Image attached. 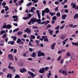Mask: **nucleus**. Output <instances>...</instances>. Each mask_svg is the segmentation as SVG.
Wrapping results in <instances>:
<instances>
[{
  "label": "nucleus",
  "mask_w": 78,
  "mask_h": 78,
  "mask_svg": "<svg viewBox=\"0 0 78 78\" xmlns=\"http://www.w3.org/2000/svg\"><path fill=\"white\" fill-rule=\"evenodd\" d=\"M4 8L5 9V11H7L8 9H9V8L8 6H4Z\"/></svg>",
  "instance_id": "21"
},
{
  "label": "nucleus",
  "mask_w": 78,
  "mask_h": 78,
  "mask_svg": "<svg viewBox=\"0 0 78 78\" xmlns=\"http://www.w3.org/2000/svg\"><path fill=\"white\" fill-rule=\"evenodd\" d=\"M6 37V34H5L2 36L3 38H5Z\"/></svg>",
  "instance_id": "44"
},
{
  "label": "nucleus",
  "mask_w": 78,
  "mask_h": 78,
  "mask_svg": "<svg viewBox=\"0 0 78 78\" xmlns=\"http://www.w3.org/2000/svg\"><path fill=\"white\" fill-rule=\"evenodd\" d=\"M26 71V69L23 68V69H20V72L21 73H23V72H25Z\"/></svg>",
  "instance_id": "17"
},
{
  "label": "nucleus",
  "mask_w": 78,
  "mask_h": 78,
  "mask_svg": "<svg viewBox=\"0 0 78 78\" xmlns=\"http://www.w3.org/2000/svg\"><path fill=\"white\" fill-rule=\"evenodd\" d=\"M50 14H51V16H54V14H53V12H50Z\"/></svg>",
  "instance_id": "46"
},
{
  "label": "nucleus",
  "mask_w": 78,
  "mask_h": 78,
  "mask_svg": "<svg viewBox=\"0 0 78 78\" xmlns=\"http://www.w3.org/2000/svg\"><path fill=\"white\" fill-rule=\"evenodd\" d=\"M15 60L16 61H17V60H18V59H17V58L16 56H15Z\"/></svg>",
  "instance_id": "57"
},
{
  "label": "nucleus",
  "mask_w": 78,
  "mask_h": 78,
  "mask_svg": "<svg viewBox=\"0 0 78 78\" xmlns=\"http://www.w3.org/2000/svg\"><path fill=\"white\" fill-rule=\"evenodd\" d=\"M32 16V15H31V14L29 13L27 15V17L28 18V19L31 18V17Z\"/></svg>",
  "instance_id": "22"
},
{
  "label": "nucleus",
  "mask_w": 78,
  "mask_h": 78,
  "mask_svg": "<svg viewBox=\"0 0 78 78\" xmlns=\"http://www.w3.org/2000/svg\"><path fill=\"white\" fill-rule=\"evenodd\" d=\"M3 27L4 28H7V29H10L11 28H12V26H11V25L9 24L7 25H5L3 26Z\"/></svg>",
  "instance_id": "2"
},
{
  "label": "nucleus",
  "mask_w": 78,
  "mask_h": 78,
  "mask_svg": "<svg viewBox=\"0 0 78 78\" xmlns=\"http://www.w3.org/2000/svg\"><path fill=\"white\" fill-rule=\"evenodd\" d=\"M73 6V8H76V4H73V2H72L71 4V6Z\"/></svg>",
  "instance_id": "18"
},
{
  "label": "nucleus",
  "mask_w": 78,
  "mask_h": 78,
  "mask_svg": "<svg viewBox=\"0 0 78 78\" xmlns=\"http://www.w3.org/2000/svg\"><path fill=\"white\" fill-rule=\"evenodd\" d=\"M56 16H57V17H60L61 16V15L60 14V12H58L56 14Z\"/></svg>",
  "instance_id": "34"
},
{
  "label": "nucleus",
  "mask_w": 78,
  "mask_h": 78,
  "mask_svg": "<svg viewBox=\"0 0 78 78\" xmlns=\"http://www.w3.org/2000/svg\"><path fill=\"white\" fill-rule=\"evenodd\" d=\"M59 25H58L57 27L55 28V30H59Z\"/></svg>",
  "instance_id": "48"
},
{
  "label": "nucleus",
  "mask_w": 78,
  "mask_h": 78,
  "mask_svg": "<svg viewBox=\"0 0 78 78\" xmlns=\"http://www.w3.org/2000/svg\"><path fill=\"white\" fill-rule=\"evenodd\" d=\"M70 52H68L66 53V58H68L69 56H70Z\"/></svg>",
  "instance_id": "10"
},
{
  "label": "nucleus",
  "mask_w": 78,
  "mask_h": 78,
  "mask_svg": "<svg viewBox=\"0 0 78 78\" xmlns=\"http://www.w3.org/2000/svg\"><path fill=\"white\" fill-rule=\"evenodd\" d=\"M24 32H27L28 34H30L31 33V30L29 28H27L24 30Z\"/></svg>",
  "instance_id": "3"
},
{
  "label": "nucleus",
  "mask_w": 78,
  "mask_h": 78,
  "mask_svg": "<svg viewBox=\"0 0 78 78\" xmlns=\"http://www.w3.org/2000/svg\"><path fill=\"white\" fill-rule=\"evenodd\" d=\"M29 12H33V10L31 9L29 11Z\"/></svg>",
  "instance_id": "52"
},
{
  "label": "nucleus",
  "mask_w": 78,
  "mask_h": 78,
  "mask_svg": "<svg viewBox=\"0 0 78 78\" xmlns=\"http://www.w3.org/2000/svg\"><path fill=\"white\" fill-rule=\"evenodd\" d=\"M74 19H77L78 18V14H76L74 16Z\"/></svg>",
  "instance_id": "29"
},
{
  "label": "nucleus",
  "mask_w": 78,
  "mask_h": 78,
  "mask_svg": "<svg viewBox=\"0 0 78 78\" xmlns=\"http://www.w3.org/2000/svg\"><path fill=\"white\" fill-rule=\"evenodd\" d=\"M31 56L32 57H33V58H36V53H35V52H33L32 54L31 55Z\"/></svg>",
  "instance_id": "15"
},
{
  "label": "nucleus",
  "mask_w": 78,
  "mask_h": 78,
  "mask_svg": "<svg viewBox=\"0 0 78 78\" xmlns=\"http://www.w3.org/2000/svg\"><path fill=\"white\" fill-rule=\"evenodd\" d=\"M63 62H64V59H61L60 62V64H63Z\"/></svg>",
  "instance_id": "40"
},
{
  "label": "nucleus",
  "mask_w": 78,
  "mask_h": 78,
  "mask_svg": "<svg viewBox=\"0 0 78 78\" xmlns=\"http://www.w3.org/2000/svg\"><path fill=\"white\" fill-rule=\"evenodd\" d=\"M39 72L41 73H44L45 72V70L44 68H42L41 69L39 70Z\"/></svg>",
  "instance_id": "5"
},
{
  "label": "nucleus",
  "mask_w": 78,
  "mask_h": 78,
  "mask_svg": "<svg viewBox=\"0 0 78 78\" xmlns=\"http://www.w3.org/2000/svg\"><path fill=\"white\" fill-rule=\"evenodd\" d=\"M44 69L46 71H47L49 69V67H46L45 68H44Z\"/></svg>",
  "instance_id": "35"
},
{
  "label": "nucleus",
  "mask_w": 78,
  "mask_h": 78,
  "mask_svg": "<svg viewBox=\"0 0 78 78\" xmlns=\"http://www.w3.org/2000/svg\"><path fill=\"white\" fill-rule=\"evenodd\" d=\"M32 5V2H30L27 4V6H30V5Z\"/></svg>",
  "instance_id": "33"
},
{
  "label": "nucleus",
  "mask_w": 78,
  "mask_h": 78,
  "mask_svg": "<svg viewBox=\"0 0 78 78\" xmlns=\"http://www.w3.org/2000/svg\"><path fill=\"white\" fill-rule=\"evenodd\" d=\"M45 11V12L47 13H49V12H50V10L48 9V8H47L45 9V10H44Z\"/></svg>",
  "instance_id": "14"
},
{
  "label": "nucleus",
  "mask_w": 78,
  "mask_h": 78,
  "mask_svg": "<svg viewBox=\"0 0 78 78\" xmlns=\"http://www.w3.org/2000/svg\"><path fill=\"white\" fill-rule=\"evenodd\" d=\"M67 15H66V14H63L62 15V20H64L65 19H66V17H67Z\"/></svg>",
  "instance_id": "11"
},
{
  "label": "nucleus",
  "mask_w": 78,
  "mask_h": 78,
  "mask_svg": "<svg viewBox=\"0 0 78 78\" xmlns=\"http://www.w3.org/2000/svg\"><path fill=\"white\" fill-rule=\"evenodd\" d=\"M62 74H65V76H67V71L66 70L62 71Z\"/></svg>",
  "instance_id": "8"
},
{
  "label": "nucleus",
  "mask_w": 78,
  "mask_h": 78,
  "mask_svg": "<svg viewBox=\"0 0 78 78\" xmlns=\"http://www.w3.org/2000/svg\"><path fill=\"white\" fill-rule=\"evenodd\" d=\"M49 23V21H47L45 23V25H47L48 23Z\"/></svg>",
  "instance_id": "37"
},
{
  "label": "nucleus",
  "mask_w": 78,
  "mask_h": 78,
  "mask_svg": "<svg viewBox=\"0 0 78 78\" xmlns=\"http://www.w3.org/2000/svg\"><path fill=\"white\" fill-rule=\"evenodd\" d=\"M12 18H13V19H18V17H17V16H12Z\"/></svg>",
  "instance_id": "28"
},
{
  "label": "nucleus",
  "mask_w": 78,
  "mask_h": 78,
  "mask_svg": "<svg viewBox=\"0 0 78 78\" xmlns=\"http://www.w3.org/2000/svg\"><path fill=\"white\" fill-rule=\"evenodd\" d=\"M27 59L28 61H32V60H33V58H29Z\"/></svg>",
  "instance_id": "55"
},
{
  "label": "nucleus",
  "mask_w": 78,
  "mask_h": 78,
  "mask_svg": "<svg viewBox=\"0 0 78 78\" xmlns=\"http://www.w3.org/2000/svg\"><path fill=\"white\" fill-rule=\"evenodd\" d=\"M48 31H49V34H50L51 35H53V30H51V29H49L48 30Z\"/></svg>",
  "instance_id": "16"
},
{
  "label": "nucleus",
  "mask_w": 78,
  "mask_h": 78,
  "mask_svg": "<svg viewBox=\"0 0 78 78\" xmlns=\"http://www.w3.org/2000/svg\"><path fill=\"white\" fill-rule=\"evenodd\" d=\"M72 44L73 45H76V46H78V43H74L73 42H72Z\"/></svg>",
  "instance_id": "23"
},
{
  "label": "nucleus",
  "mask_w": 78,
  "mask_h": 78,
  "mask_svg": "<svg viewBox=\"0 0 78 78\" xmlns=\"http://www.w3.org/2000/svg\"><path fill=\"white\" fill-rule=\"evenodd\" d=\"M35 39V36L34 35H31V37H30V39Z\"/></svg>",
  "instance_id": "24"
},
{
  "label": "nucleus",
  "mask_w": 78,
  "mask_h": 78,
  "mask_svg": "<svg viewBox=\"0 0 78 78\" xmlns=\"http://www.w3.org/2000/svg\"><path fill=\"white\" fill-rule=\"evenodd\" d=\"M19 29L18 28H17L15 29L13 31V33H14V32H16V31H17L18 30H19Z\"/></svg>",
  "instance_id": "31"
},
{
  "label": "nucleus",
  "mask_w": 78,
  "mask_h": 78,
  "mask_svg": "<svg viewBox=\"0 0 78 78\" xmlns=\"http://www.w3.org/2000/svg\"><path fill=\"white\" fill-rule=\"evenodd\" d=\"M43 39H44V41H46V42H48V39L47 38V36H43L42 37Z\"/></svg>",
  "instance_id": "6"
},
{
  "label": "nucleus",
  "mask_w": 78,
  "mask_h": 78,
  "mask_svg": "<svg viewBox=\"0 0 78 78\" xmlns=\"http://www.w3.org/2000/svg\"><path fill=\"white\" fill-rule=\"evenodd\" d=\"M69 27H71V28H73V25L72 24H70L69 25Z\"/></svg>",
  "instance_id": "42"
},
{
  "label": "nucleus",
  "mask_w": 78,
  "mask_h": 78,
  "mask_svg": "<svg viewBox=\"0 0 78 78\" xmlns=\"http://www.w3.org/2000/svg\"><path fill=\"white\" fill-rule=\"evenodd\" d=\"M45 10L42 11V16H44V15H45Z\"/></svg>",
  "instance_id": "25"
},
{
  "label": "nucleus",
  "mask_w": 78,
  "mask_h": 78,
  "mask_svg": "<svg viewBox=\"0 0 78 78\" xmlns=\"http://www.w3.org/2000/svg\"><path fill=\"white\" fill-rule=\"evenodd\" d=\"M60 38L62 40H64V39H65L64 37V36L61 37Z\"/></svg>",
  "instance_id": "45"
},
{
  "label": "nucleus",
  "mask_w": 78,
  "mask_h": 78,
  "mask_svg": "<svg viewBox=\"0 0 78 78\" xmlns=\"http://www.w3.org/2000/svg\"><path fill=\"white\" fill-rule=\"evenodd\" d=\"M11 63L10 62L9 63V66H8V68L9 69H11Z\"/></svg>",
  "instance_id": "49"
},
{
  "label": "nucleus",
  "mask_w": 78,
  "mask_h": 78,
  "mask_svg": "<svg viewBox=\"0 0 78 78\" xmlns=\"http://www.w3.org/2000/svg\"><path fill=\"white\" fill-rule=\"evenodd\" d=\"M20 42H21V40L20 39V38H18L16 41V43H17V44H19L20 43Z\"/></svg>",
  "instance_id": "20"
},
{
  "label": "nucleus",
  "mask_w": 78,
  "mask_h": 78,
  "mask_svg": "<svg viewBox=\"0 0 78 78\" xmlns=\"http://www.w3.org/2000/svg\"><path fill=\"white\" fill-rule=\"evenodd\" d=\"M23 20H28V18L27 17H24L23 18Z\"/></svg>",
  "instance_id": "38"
},
{
  "label": "nucleus",
  "mask_w": 78,
  "mask_h": 78,
  "mask_svg": "<svg viewBox=\"0 0 78 78\" xmlns=\"http://www.w3.org/2000/svg\"><path fill=\"white\" fill-rule=\"evenodd\" d=\"M47 60H50L51 59V58L50 57H48L46 59Z\"/></svg>",
  "instance_id": "64"
},
{
  "label": "nucleus",
  "mask_w": 78,
  "mask_h": 78,
  "mask_svg": "<svg viewBox=\"0 0 78 78\" xmlns=\"http://www.w3.org/2000/svg\"><path fill=\"white\" fill-rule=\"evenodd\" d=\"M65 27V26H64V25L63 26H62L60 27V30H62V28H63Z\"/></svg>",
  "instance_id": "59"
},
{
  "label": "nucleus",
  "mask_w": 78,
  "mask_h": 78,
  "mask_svg": "<svg viewBox=\"0 0 78 78\" xmlns=\"http://www.w3.org/2000/svg\"><path fill=\"white\" fill-rule=\"evenodd\" d=\"M6 33V32L5 30H2L1 31V32L0 33V34H4V33Z\"/></svg>",
  "instance_id": "26"
},
{
  "label": "nucleus",
  "mask_w": 78,
  "mask_h": 78,
  "mask_svg": "<svg viewBox=\"0 0 78 78\" xmlns=\"http://www.w3.org/2000/svg\"><path fill=\"white\" fill-rule=\"evenodd\" d=\"M12 77V75L10 73L8 74L7 76V78H9V77Z\"/></svg>",
  "instance_id": "27"
},
{
  "label": "nucleus",
  "mask_w": 78,
  "mask_h": 78,
  "mask_svg": "<svg viewBox=\"0 0 78 78\" xmlns=\"http://www.w3.org/2000/svg\"><path fill=\"white\" fill-rule=\"evenodd\" d=\"M28 73H29V75H31L32 77H34V74L33 73L30 71H28Z\"/></svg>",
  "instance_id": "9"
},
{
  "label": "nucleus",
  "mask_w": 78,
  "mask_h": 78,
  "mask_svg": "<svg viewBox=\"0 0 78 78\" xmlns=\"http://www.w3.org/2000/svg\"><path fill=\"white\" fill-rule=\"evenodd\" d=\"M62 53V51H58V54H61Z\"/></svg>",
  "instance_id": "58"
},
{
  "label": "nucleus",
  "mask_w": 78,
  "mask_h": 78,
  "mask_svg": "<svg viewBox=\"0 0 78 78\" xmlns=\"http://www.w3.org/2000/svg\"><path fill=\"white\" fill-rule=\"evenodd\" d=\"M65 12H66V13H68V12H69V10L68 9H66L65 10Z\"/></svg>",
  "instance_id": "54"
},
{
  "label": "nucleus",
  "mask_w": 78,
  "mask_h": 78,
  "mask_svg": "<svg viewBox=\"0 0 78 78\" xmlns=\"http://www.w3.org/2000/svg\"><path fill=\"white\" fill-rule=\"evenodd\" d=\"M66 41H65L64 40L63 41V45H64L65 44H66Z\"/></svg>",
  "instance_id": "62"
},
{
  "label": "nucleus",
  "mask_w": 78,
  "mask_h": 78,
  "mask_svg": "<svg viewBox=\"0 0 78 78\" xmlns=\"http://www.w3.org/2000/svg\"><path fill=\"white\" fill-rule=\"evenodd\" d=\"M22 33V32L21 31H19L18 32L17 34L18 35H20Z\"/></svg>",
  "instance_id": "43"
},
{
  "label": "nucleus",
  "mask_w": 78,
  "mask_h": 78,
  "mask_svg": "<svg viewBox=\"0 0 78 78\" xmlns=\"http://www.w3.org/2000/svg\"><path fill=\"white\" fill-rule=\"evenodd\" d=\"M1 13H4L5 12V10L4 9H2L1 10Z\"/></svg>",
  "instance_id": "63"
},
{
  "label": "nucleus",
  "mask_w": 78,
  "mask_h": 78,
  "mask_svg": "<svg viewBox=\"0 0 78 78\" xmlns=\"http://www.w3.org/2000/svg\"><path fill=\"white\" fill-rule=\"evenodd\" d=\"M32 28L33 29H38L39 28H38V27H37V26H32Z\"/></svg>",
  "instance_id": "32"
},
{
  "label": "nucleus",
  "mask_w": 78,
  "mask_h": 78,
  "mask_svg": "<svg viewBox=\"0 0 78 78\" xmlns=\"http://www.w3.org/2000/svg\"><path fill=\"white\" fill-rule=\"evenodd\" d=\"M29 51H30V52H31V51H33V49H32V48H30L29 49Z\"/></svg>",
  "instance_id": "61"
},
{
  "label": "nucleus",
  "mask_w": 78,
  "mask_h": 78,
  "mask_svg": "<svg viewBox=\"0 0 78 78\" xmlns=\"http://www.w3.org/2000/svg\"><path fill=\"white\" fill-rule=\"evenodd\" d=\"M51 73H49L47 74L48 78H49L50 76V75H51Z\"/></svg>",
  "instance_id": "39"
},
{
  "label": "nucleus",
  "mask_w": 78,
  "mask_h": 78,
  "mask_svg": "<svg viewBox=\"0 0 78 78\" xmlns=\"http://www.w3.org/2000/svg\"><path fill=\"white\" fill-rule=\"evenodd\" d=\"M23 0H21V1L20 2H19L20 5L21 3H23Z\"/></svg>",
  "instance_id": "41"
},
{
  "label": "nucleus",
  "mask_w": 78,
  "mask_h": 78,
  "mask_svg": "<svg viewBox=\"0 0 78 78\" xmlns=\"http://www.w3.org/2000/svg\"><path fill=\"white\" fill-rule=\"evenodd\" d=\"M43 4H44V5H46V1L45 0H44L43 1Z\"/></svg>",
  "instance_id": "53"
},
{
  "label": "nucleus",
  "mask_w": 78,
  "mask_h": 78,
  "mask_svg": "<svg viewBox=\"0 0 78 78\" xmlns=\"http://www.w3.org/2000/svg\"><path fill=\"white\" fill-rule=\"evenodd\" d=\"M17 50L16 49H15L13 51V53H14L15 54H16V53H17Z\"/></svg>",
  "instance_id": "36"
},
{
  "label": "nucleus",
  "mask_w": 78,
  "mask_h": 78,
  "mask_svg": "<svg viewBox=\"0 0 78 78\" xmlns=\"http://www.w3.org/2000/svg\"><path fill=\"white\" fill-rule=\"evenodd\" d=\"M14 43H15V42L14 41H8V44H11V45H12L14 44Z\"/></svg>",
  "instance_id": "13"
},
{
  "label": "nucleus",
  "mask_w": 78,
  "mask_h": 78,
  "mask_svg": "<svg viewBox=\"0 0 78 78\" xmlns=\"http://www.w3.org/2000/svg\"><path fill=\"white\" fill-rule=\"evenodd\" d=\"M41 56H45V54H44L43 52H41Z\"/></svg>",
  "instance_id": "47"
},
{
  "label": "nucleus",
  "mask_w": 78,
  "mask_h": 78,
  "mask_svg": "<svg viewBox=\"0 0 78 78\" xmlns=\"http://www.w3.org/2000/svg\"><path fill=\"white\" fill-rule=\"evenodd\" d=\"M61 55H60L59 57L58 58V61H59L60 59H61Z\"/></svg>",
  "instance_id": "50"
},
{
  "label": "nucleus",
  "mask_w": 78,
  "mask_h": 78,
  "mask_svg": "<svg viewBox=\"0 0 78 78\" xmlns=\"http://www.w3.org/2000/svg\"><path fill=\"white\" fill-rule=\"evenodd\" d=\"M11 38H12L13 41H16V39H17V37L16 36H12L11 37Z\"/></svg>",
  "instance_id": "19"
},
{
  "label": "nucleus",
  "mask_w": 78,
  "mask_h": 78,
  "mask_svg": "<svg viewBox=\"0 0 78 78\" xmlns=\"http://www.w3.org/2000/svg\"><path fill=\"white\" fill-rule=\"evenodd\" d=\"M6 2H4L2 4V6H5V5H6Z\"/></svg>",
  "instance_id": "56"
},
{
  "label": "nucleus",
  "mask_w": 78,
  "mask_h": 78,
  "mask_svg": "<svg viewBox=\"0 0 78 78\" xmlns=\"http://www.w3.org/2000/svg\"><path fill=\"white\" fill-rule=\"evenodd\" d=\"M39 12L40 11L38 10H37L36 11V13L37 14L38 18H39V19H40V18H41V13Z\"/></svg>",
  "instance_id": "7"
},
{
  "label": "nucleus",
  "mask_w": 78,
  "mask_h": 78,
  "mask_svg": "<svg viewBox=\"0 0 78 78\" xmlns=\"http://www.w3.org/2000/svg\"><path fill=\"white\" fill-rule=\"evenodd\" d=\"M56 44V43H54L52 44L51 46V50H53L54 49H55V45Z\"/></svg>",
  "instance_id": "12"
},
{
  "label": "nucleus",
  "mask_w": 78,
  "mask_h": 78,
  "mask_svg": "<svg viewBox=\"0 0 78 78\" xmlns=\"http://www.w3.org/2000/svg\"><path fill=\"white\" fill-rule=\"evenodd\" d=\"M58 33H59V30H56L55 31V34H57Z\"/></svg>",
  "instance_id": "60"
},
{
  "label": "nucleus",
  "mask_w": 78,
  "mask_h": 78,
  "mask_svg": "<svg viewBox=\"0 0 78 78\" xmlns=\"http://www.w3.org/2000/svg\"><path fill=\"white\" fill-rule=\"evenodd\" d=\"M36 22H38L39 24H41V21L40 19H39V20H36V19L34 18H32L30 20V22L32 24H33V23H34L35 22H36Z\"/></svg>",
  "instance_id": "1"
},
{
  "label": "nucleus",
  "mask_w": 78,
  "mask_h": 78,
  "mask_svg": "<svg viewBox=\"0 0 78 78\" xmlns=\"http://www.w3.org/2000/svg\"><path fill=\"white\" fill-rule=\"evenodd\" d=\"M8 56L9 60H14V58L13 57V56H12V55L9 54Z\"/></svg>",
  "instance_id": "4"
},
{
  "label": "nucleus",
  "mask_w": 78,
  "mask_h": 78,
  "mask_svg": "<svg viewBox=\"0 0 78 78\" xmlns=\"http://www.w3.org/2000/svg\"><path fill=\"white\" fill-rule=\"evenodd\" d=\"M41 56V52L40 53H38V57H39V56Z\"/></svg>",
  "instance_id": "51"
},
{
  "label": "nucleus",
  "mask_w": 78,
  "mask_h": 78,
  "mask_svg": "<svg viewBox=\"0 0 78 78\" xmlns=\"http://www.w3.org/2000/svg\"><path fill=\"white\" fill-rule=\"evenodd\" d=\"M52 20H56V16H54L52 17Z\"/></svg>",
  "instance_id": "30"
}]
</instances>
